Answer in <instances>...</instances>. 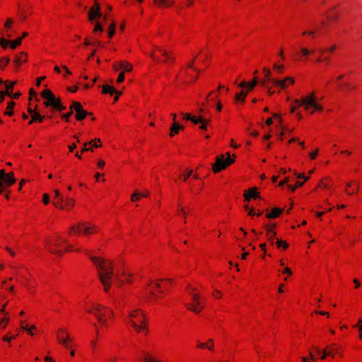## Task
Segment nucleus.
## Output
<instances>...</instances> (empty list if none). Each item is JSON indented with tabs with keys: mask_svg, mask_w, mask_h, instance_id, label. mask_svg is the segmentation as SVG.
I'll use <instances>...</instances> for the list:
<instances>
[{
	"mask_svg": "<svg viewBox=\"0 0 362 362\" xmlns=\"http://www.w3.org/2000/svg\"><path fill=\"white\" fill-rule=\"evenodd\" d=\"M89 257L99 269L98 272V277L103 285L104 290L107 292L110 288L112 279L115 276L112 262L94 256H89Z\"/></svg>",
	"mask_w": 362,
	"mask_h": 362,
	"instance_id": "nucleus-1",
	"label": "nucleus"
},
{
	"mask_svg": "<svg viewBox=\"0 0 362 362\" xmlns=\"http://www.w3.org/2000/svg\"><path fill=\"white\" fill-rule=\"evenodd\" d=\"M127 322L130 324L137 332L141 331L147 333V318L140 309H134L129 313Z\"/></svg>",
	"mask_w": 362,
	"mask_h": 362,
	"instance_id": "nucleus-2",
	"label": "nucleus"
},
{
	"mask_svg": "<svg viewBox=\"0 0 362 362\" xmlns=\"http://www.w3.org/2000/svg\"><path fill=\"white\" fill-rule=\"evenodd\" d=\"M294 103L298 106H304L306 110H309L311 107L313 108L311 114L314 112V110L322 111L323 110L322 106L317 103L315 93L313 92L307 96L302 97L300 100H295Z\"/></svg>",
	"mask_w": 362,
	"mask_h": 362,
	"instance_id": "nucleus-3",
	"label": "nucleus"
},
{
	"mask_svg": "<svg viewBox=\"0 0 362 362\" xmlns=\"http://www.w3.org/2000/svg\"><path fill=\"white\" fill-rule=\"evenodd\" d=\"M41 95L46 100L44 102V105L46 107H52L58 111H62L66 109V107L62 103L60 98H56L50 90H44L41 93Z\"/></svg>",
	"mask_w": 362,
	"mask_h": 362,
	"instance_id": "nucleus-4",
	"label": "nucleus"
},
{
	"mask_svg": "<svg viewBox=\"0 0 362 362\" xmlns=\"http://www.w3.org/2000/svg\"><path fill=\"white\" fill-rule=\"evenodd\" d=\"M234 161V159L230 158L229 153H227V158H225L224 156L221 154L216 158V162L212 167L213 171L215 173H218L233 163Z\"/></svg>",
	"mask_w": 362,
	"mask_h": 362,
	"instance_id": "nucleus-5",
	"label": "nucleus"
},
{
	"mask_svg": "<svg viewBox=\"0 0 362 362\" xmlns=\"http://www.w3.org/2000/svg\"><path fill=\"white\" fill-rule=\"evenodd\" d=\"M97 227L94 225L86 222H80L71 226L70 233H83L90 235L96 230Z\"/></svg>",
	"mask_w": 362,
	"mask_h": 362,
	"instance_id": "nucleus-6",
	"label": "nucleus"
},
{
	"mask_svg": "<svg viewBox=\"0 0 362 362\" xmlns=\"http://www.w3.org/2000/svg\"><path fill=\"white\" fill-rule=\"evenodd\" d=\"M187 291L191 296V298H192L193 303L192 304L187 303L185 305L186 307L187 308L188 310H192V312H194L195 313H199L200 309H198L197 308V305H201L202 301L200 300L199 295L197 293H194V291H196V288L191 286H187Z\"/></svg>",
	"mask_w": 362,
	"mask_h": 362,
	"instance_id": "nucleus-7",
	"label": "nucleus"
},
{
	"mask_svg": "<svg viewBox=\"0 0 362 362\" xmlns=\"http://www.w3.org/2000/svg\"><path fill=\"white\" fill-rule=\"evenodd\" d=\"M16 182L13 173L6 174L4 170H0V194L3 190Z\"/></svg>",
	"mask_w": 362,
	"mask_h": 362,
	"instance_id": "nucleus-8",
	"label": "nucleus"
},
{
	"mask_svg": "<svg viewBox=\"0 0 362 362\" xmlns=\"http://www.w3.org/2000/svg\"><path fill=\"white\" fill-rule=\"evenodd\" d=\"M101 16L102 13L100 11V4H98V0H95L94 6L90 9L88 12V20L93 22L95 18H99Z\"/></svg>",
	"mask_w": 362,
	"mask_h": 362,
	"instance_id": "nucleus-9",
	"label": "nucleus"
},
{
	"mask_svg": "<svg viewBox=\"0 0 362 362\" xmlns=\"http://www.w3.org/2000/svg\"><path fill=\"white\" fill-rule=\"evenodd\" d=\"M58 341L64 345L66 348H69V343L71 341L69 334L64 329H60L57 335Z\"/></svg>",
	"mask_w": 362,
	"mask_h": 362,
	"instance_id": "nucleus-10",
	"label": "nucleus"
},
{
	"mask_svg": "<svg viewBox=\"0 0 362 362\" xmlns=\"http://www.w3.org/2000/svg\"><path fill=\"white\" fill-rule=\"evenodd\" d=\"M263 71L265 74L264 78L260 81L259 83L264 88H267V83L271 82L273 83V81H275V79L272 78V72L267 67L263 68Z\"/></svg>",
	"mask_w": 362,
	"mask_h": 362,
	"instance_id": "nucleus-11",
	"label": "nucleus"
},
{
	"mask_svg": "<svg viewBox=\"0 0 362 362\" xmlns=\"http://www.w3.org/2000/svg\"><path fill=\"white\" fill-rule=\"evenodd\" d=\"M258 83H259V81L257 77H255L250 83H247L246 81L241 82L238 84V87L240 88H247L249 90H251L257 86Z\"/></svg>",
	"mask_w": 362,
	"mask_h": 362,
	"instance_id": "nucleus-12",
	"label": "nucleus"
},
{
	"mask_svg": "<svg viewBox=\"0 0 362 362\" xmlns=\"http://www.w3.org/2000/svg\"><path fill=\"white\" fill-rule=\"evenodd\" d=\"M103 93L105 94L109 93L110 95L117 94V96L115 98V100H118V96L122 95L121 91L116 90L113 87L109 86V85H103Z\"/></svg>",
	"mask_w": 362,
	"mask_h": 362,
	"instance_id": "nucleus-13",
	"label": "nucleus"
},
{
	"mask_svg": "<svg viewBox=\"0 0 362 362\" xmlns=\"http://www.w3.org/2000/svg\"><path fill=\"white\" fill-rule=\"evenodd\" d=\"M244 197L246 201H250L251 198L257 199L259 198L258 193L257 192V188L253 187L248 190L247 192L244 194Z\"/></svg>",
	"mask_w": 362,
	"mask_h": 362,
	"instance_id": "nucleus-14",
	"label": "nucleus"
},
{
	"mask_svg": "<svg viewBox=\"0 0 362 362\" xmlns=\"http://www.w3.org/2000/svg\"><path fill=\"white\" fill-rule=\"evenodd\" d=\"M184 119L190 120L192 122H193L195 124H199V122H204V117L199 116L198 117H196L194 116L191 115L189 113L185 114Z\"/></svg>",
	"mask_w": 362,
	"mask_h": 362,
	"instance_id": "nucleus-15",
	"label": "nucleus"
},
{
	"mask_svg": "<svg viewBox=\"0 0 362 362\" xmlns=\"http://www.w3.org/2000/svg\"><path fill=\"white\" fill-rule=\"evenodd\" d=\"M5 83L6 90L5 91L1 90V95H11V93L13 91V86L16 83V81H13L9 84L7 83Z\"/></svg>",
	"mask_w": 362,
	"mask_h": 362,
	"instance_id": "nucleus-16",
	"label": "nucleus"
},
{
	"mask_svg": "<svg viewBox=\"0 0 362 362\" xmlns=\"http://www.w3.org/2000/svg\"><path fill=\"white\" fill-rule=\"evenodd\" d=\"M47 243L48 245H49V247L48 248V251L50 252L51 253H53V254H55V255H59V256H62L63 255V252L60 250H57L56 248H52L51 247V246L54 245L55 247H59V244L58 243H54L52 240H47Z\"/></svg>",
	"mask_w": 362,
	"mask_h": 362,
	"instance_id": "nucleus-17",
	"label": "nucleus"
},
{
	"mask_svg": "<svg viewBox=\"0 0 362 362\" xmlns=\"http://www.w3.org/2000/svg\"><path fill=\"white\" fill-rule=\"evenodd\" d=\"M184 127L179 123L174 122L170 127V136H173L175 134H177L179 130L183 129Z\"/></svg>",
	"mask_w": 362,
	"mask_h": 362,
	"instance_id": "nucleus-18",
	"label": "nucleus"
},
{
	"mask_svg": "<svg viewBox=\"0 0 362 362\" xmlns=\"http://www.w3.org/2000/svg\"><path fill=\"white\" fill-rule=\"evenodd\" d=\"M281 212H282L281 209L274 208L270 213H268L266 214V217L267 218H276L281 214Z\"/></svg>",
	"mask_w": 362,
	"mask_h": 362,
	"instance_id": "nucleus-19",
	"label": "nucleus"
},
{
	"mask_svg": "<svg viewBox=\"0 0 362 362\" xmlns=\"http://www.w3.org/2000/svg\"><path fill=\"white\" fill-rule=\"evenodd\" d=\"M249 91L250 90L248 89H247V90H242L240 93H236L235 95V100L244 103L245 97L247 95Z\"/></svg>",
	"mask_w": 362,
	"mask_h": 362,
	"instance_id": "nucleus-20",
	"label": "nucleus"
},
{
	"mask_svg": "<svg viewBox=\"0 0 362 362\" xmlns=\"http://www.w3.org/2000/svg\"><path fill=\"white\" fill-rule=\"evenodd\" d=\"M100 308H103V309H106L105 307L103 306H101V305H98V306H95L93 308V314L95 315L97 320H98V315L102 317L103 316H105V313H103L100 312ZM88 313H92V310H88Z\"/></svg>",
	"mask_w": 362,
	"mask_h": 362,
	"instance_id": "nucleus-21",
	"label": "nucleus"
},
{
	"mask_svg": "<svg viewBox=\"0 0 362 362\" xmlns=\"http://www.w3.org/2000/svg\"><path fill=\"white\" fill-rule=\"evenodd\" d=\"M275 235H276V232L274 231V230H273L272 228H267V240H268V241H269L271 243L272 245H274V238Z\"/></svg>",
	"mask_w": 362,
	"mask_h": 362,
	"instance_id": "nucleus-22",
	"label": "nucleus"
},
{
	"mask_svg": "<svg viewBox=\"0 0 362 362\" xmlns=\"http://www.w3.org/2000/svg\"><path fill=\"white\" fill-rule=\"evenodd\" d=\"M157 49L165 57V59L163 61V62H166L167 60H169V59H173V56L170 52L165 50L164 49L158 47Z\"/></svg>",
	"mask_w": 362,
	"mask_h": 362,
	"instance_id": "nucleus-23",
	"label": "nucleus"
},
{
	"mask_svg": "<svg viewBox=\"0 0 362 362\" xmlns=\"http://www.w3.org/2000/svg\"><path fill=\"white\" fill-rule=\"evenodd\" d=\"M32 119L29 122V124H31L34 122H42L45 117L42 116L39 112H36L35 114H33L31 117Z\"/></svg>",
	"mask_w": 362,
	"mask_h": 362,
	"instance_id": "nucleus-24",
	"label": "nucleus"
},
{
	"mask_svg": "<svg viewBox=\"0 0 362 362\" xmlns=\"http://www.w3.org/2000/svg\"><path fill=\"white\" fill-rule=\"evenodd\" d=\"M69 108L71 110H72L73 112L75 111L76 112L84 110L81 104L76 101H72Z\"/></svg>",
	"mask_w": 362,
	"mask_h": 362,
	"instance_id": "nucleus-25",
	"label": "nucleus"
},
{
	"mask_svg": "<svg viewBox=\"0 0 362 362\" xmlns=\"http://www.w3.org/2000/svg\"><path fill=\"white\" fill-rule=\"evenodd\" d=\"M90 114V113L88 112L86 110H83L76 112L75 117L78 121H81V120L84 119L86 118V117Z\"/></svg>",
	"mask_w": 362,
	"mask_h": 362,
	"instance_id": "nucleus-26",
	"label": "nucleus"
},
{
	"mask_svg": "<svg viewBox=\"0 0 362 362\" xmlns=\"http://www.w3.org/2000/svg\"><path fill=\"white\" fill-rule=\"evenodd\" d=\"M27 55L26 54L22 52L21 54V56L18 57L16 56L14 59V63L16 64V66H18L21 62L26 61Z\"/></svg>",
	"mask_w": 362,
	"mask_h": 362,
	"instance_id": "nucleus-27",
	"label": "nucleus"
},
{
	"mask_svg": "<svg viewBox=\"0 0 362 362\" xmlns=\"http://www.w3.org/2000/svg\"><path fill=\"white\" fill-rule=\"evenodd\" d=\"M154 3L158 6H171L174 4L173 1L168 0H154Z\"/></svg>",
	"mask_w": 362,
	"mask_h": 362,
	"instance_id": "nucleus-28",
	"label": "nucleus"
},
{
	"mask_svg": "<svg viewBox=\"0 0 362 362\" xmlns=\"http://www.w3.org/2000/svg\"><path fill=\"white\" fill-rule=\"evenodd\" d=\"M15 105L16 104H15L14 102L10 101L8 103L7 110L4 112V114L7 115H9V116L13 115V112L11 110L14 107Z\"/></svg>",
	"mask_w": 362,
	"mask_h": 362,
	"instance_id": "nucleus-29",
	"label": "nucleus"
},
{
	"mask_svg": "<svg viewBox=\"0 0 362 362\" xmlns=\"http://www.w3.org/2000/svg\"><path fill=\"white\" fill-rule=\"evenodd\" d=\"M22 37H19L14 41H10L9 45L12 49H16L18 45L21 44Z\"/></svg>",
	"mask_w": 362,
	"mask_h": 362,
	"instance_id": "nucleus-30",
	"label": "nucleus"
},
{
	"mask_svg": "<svg viewBox=\"0 0 362 362\" xmlns=\"http://www.w3.org/2000/svg\"><path fill=\"white\" fill-rule=\"evenodd\" d=\"M276 245L278 248H281L282 247L285 250L287 249L288 247V243H286L285 241H284L281 239H279V238L276 241Z\"/></svg>",
	"mask_w": 362,
	"mask_h": 362,
	"instance_id": "nucleus-31",
	"label": "nucleus"
},
{
	"mask_svg": "<svg viewBox=\"0 0 362 362\" xmlns=\"http://www.w3.org/2000/svg\"><path fill=\"white\" fill-rule=\"evenodd\" d=\"M286 82L284 80L275 79V81H273V84L274 86H279L282 89L286 88Z\"/></svg>",
	"mask_w": 362,
	"mask_h": 362,
	"instance_id": "nucleus-32",
	"label": "nucleus"
},
{
	"mask_svg": "<svg viewBox=\"0 0 362 362\" xmlns=\"http://www.w3.org/2000/svg\"><path fill=\"white\" fill-rule=\"evenodd\" d=\"M300 52H301V57H307L308 55H310L311 53H313L315 52V49H312V50H310L308 49H307L306 47H302L300 49Z\"/></svg>",
	"mask_w": 362,
	"mask_h": 362,
	"instance_id": "nucleus-33",
	"label": "nucleus"
},
{
	"mask_svg": "<svg viewBox=\"0 0 362 362\" xmlns=\"http://www.w3.org/2000/svg\"><path fill=\"white\" fill-rule=\"evenodd\" d=\"M21 329L23 330L27 331L28 332V334H30V335H33V333L31 332V329H36L35 326L33 325L30 329L28 325H24L23 321L21 322Z\"/></svg>",
	"mask_w": 362,
	"mask_h": 362,
	"instance_id": "nucleus-34",
	"label": "nucleus"
},
{
	"mask_svg": "<svg viewBox=\"0 0 362 362\" xmlns=\"http://www.w3.org/2000/svg\"><path fill=\"white\" fill-rule=\"evenodd\" d=\"M10 62L8 57H5L0 59V69H3Z\"/></svg>",
	"mask_w": 362,
	"mask_h": 362,
	"instance_id": "nucleus-35",
	"label": "nucleus"
},
{
	"mask_svg": "<svg viewBox=\"0 0 362 362\" xmlns=\"http://www.w3.org/2000/svg\"><path fill=\"white\" fill-rule=\"evenodd\" d=\"M116 24L115 23H112L108 29V35L109 37H112L115 35Z\"/></svg>",
	"mask_w": 362,
	"mask_h": 362,
	"instance_id": "nucleus-36",
	"label": "nucleus"
},
{
	"mask_svg": "<svg viewBox=\"0 0 362 362\" xmlns=\"http://www.w3.org/2000/svg\"><path fill=\"white\" fill-rule=\"evenodd\" d=\"M337 346L336 344H333L332 346H327L325 350L327 352L329 353V356L337 352Z\"/></svg>",
	"mask_w": 362,
	"mask_h": 362,
	"instance_id": "nucleus-37",
	"label": "nucleus"
},
{
	"mask_svg": "<svg viewBox=\"0 0 362 362\" xmlns=\"http://www.w3.org/2000/svg\"><path fill=\"white\" fill-rule=\"evenodd\" d=\"M209 343H211V345H213V340L212 339H209ZM199 348H202V349H208L209 350H211L212 349V346H208L206 343H199Z\"/></svg>",
	"mask_w": 362,
	"mask_h": 362,
	"instance_id": "nucleus-38",
	"label": "nucleus"
},
{
	"mask_svg": "<svg viewBox=\"0 0 362 362\" xmlns=\"http://www.w3.org/2000/svg\"><path fill=\"white\" fill-rule=\"evenodd\" d=\"M124 64H125L123 66V67H122V69L124 71H127V72L131 71L133 69L132 64H130L129 63H128L127 62H125V61H124Z\"/></svg>",
	"mask_w": 362,
	"mask_h": 362,
	"instance_id": "nucleus-39",
	"label": "nucleus"
},
{
	"mask_svg": "<svg viewBox=\"0 0 362 362\" xmlns=\"http://www.w3.org/2000/svg\"><path fill=\"white\" fill-rule=\"evenodd\" d=\"M124 61H121L119 62H117V63H115L113 64V69L115 70V71H117V70H119V69H122V67H123V66L124 65Z\"/></svg>",
	"mask_w": 362,
	"mask_h": 362,
	"instance_id": "nucleus-40",
	"label": "nucleus"
},
{
	"mask_svg": "<svg viewBox=\"0 0 362 362\" xmlns=\"http://www.w3.org/2000/svg\"><path fill=\"white\" fill-rule=\"evenodd\" d=\"M64 202H65L66 205L68 208H71L74 206V200L72 199L66 198L64 199Z\"/></svg>",
	"mask_w": 362,
	"mask_h": 362,
	"instance_id": "nucleus-41",
	"label": "nucleus"
},
{
	"mask_svg": "<svg viewBox=\"0 0 362 362\" xmlns=\"http://www.w3.org/2000/svg\"><path fill=\"white\" fill-rule=\"evenodd\" d=\"M10 40H6L4 38H0V45L4 49H6L9 45Z\"/></svg>",
	"mask_w": 362,
	"mask_h": 362,
	"instance_id": "nucleus-42",
	"label": "nucleus"
},
{
	"mask_svg": "<svg viewBox=\"0 0 362 362\" xmlns=\"http://www.w3.org/2000/svg\"><path fill=\"white\" fill-rule=\"evenodd\" d=\"M93 140L90 141L89 142H85L83 145V148H81V152L84 153L86 151H89L90 148H88V146L92 144Z\"/></svg>",
	"mask_w": 362,
	"mask_h": 362,
	"instance_id": "nucleus-43",
	"label": "nucleus"
},
{
	"mask_svg": "<svg viewBox=\"0 0 362 362\" xmlns=\"http://www.w3.org/2000/svg\"><path fill=\"white\" fill-rule=\"evenodd\" d=\"M103 26L101 25V24L98 22H97L95 25V28L93 29V32H103Z\"/></svg>",
	"mask_w": 362,
	"mask_h": 362,
	"instance_id": "nucleus-44",
	"label": "nucleus"
},
{
	"mask_svg": "<svg viewBox=\"0 0 362 362\" xmlns=\"http://www.w3.org/2000/svg\"><path fill=\"white\" fill-rule=\"evenodd\" d=\"M316 351L318 354H321V353L322 354V355L320 357L321 359H325L326 358V356H329V353L327 352V350H324V351H321L318 348H317Z\"/></svg>",
	"mask_w": 362,
	"mask_h": 362,
	"instance_id": "nucleus-45",
	"label": "nucleus"
},
{
	"mask_svg": "<svg viewBox=\"0 0 362 362\" xmlns=\"http://www.w3.org/2000/svg\"><path fill=\"white\" fill-rule=\"evenodd\" d=\"M73 111L70 110V111L66 114L62 115V118L64 119L66 122L69 121V117L72 115Z\"/></svg>",
	"mask_w": 362,
	"mask_h": 362,
	"instance_id": "nucleus-46",
	"label": "nucleus"
},
{
	"mask_svg": "<svg viewBox=\"0 0 362 362\" xmlns=\"http://www.w3.org/2000/svg\"><path fill=\"white\" fill-rule=\"evenodd\" d=\"M192 174V170L189 169L186 170V174L182 176L184 181H186Z\"/></svg>",
	"mask_w": 362,
	"mask_h": 362,
	"instance_id": "nucleus-47",
	"label": "nucleus"
},
{
	"mask_svg": "<svg viewBox=\"0 0 362 362\" xmlns=\"http://www.w3.org/2000/svg\"><path fill=\"white\" fill-rule=\"evenodd\" d=\"M274 69H275L278 73H281L283 71V69H284V66L282 64L281 65H279V64H275L273 66Z\"/></svg>",
	"mask_w": 362,
	"mask_h": 362,
	"instance_id": "nucleus-48",
	"label": "nucleus"
},
{
	"mask_svg": "<svg viewBox=\"0 0 362 362\" xmlns=\"http://www.w3.org/2000/svg\"><path fill=\"white\" fill-rule=\"evenodd\" d=\"M144 362H161L153 357L151 356H146L144 359Z\"/></svg>",
	"mask_w": 362,
	"mask_h": 362,
	"instance_id": "nucleus-49",
	"label": "nucleus"
},
{
	"mask_svg": "<svg viewBox=\"0 0 362 362\" xmlns=\"http://www.w3.org/2000/svg\"><path fill=\"white\" fill-rule=\"evenodd\" d=\"M139 199V193L137 191H135L134 193L131 197V200L132 202H136Z\"/></svg>",
	"mask_w": 362,
	"mask_h": 362,
	"instance_id": "nucleus-50",
	"label": "nucleus"
},
{
	"mask_svg": "<svg viewBox=\"0 0 362 362\" xmlns=\"http://www.w3.org/2000/svg\"><path fill=\"white\" fill-rule=\"evenodd\" d=\"M54 194H55V197L57 198H59L60 202H64V198L62 196H61L59 191L58 189L54 190Z\"/></svg>",
	"mask_w": 362,
	"mask_h": 362,
	"instance_id": "nucleus-51",
	"label": "nucleus"
},
{
	"mask_svg": "<svg viewBox=\"0 0 362 362\" xmlns=\"http://www.w3.org/2000/svg\"><path fill=\"white\" fill-rule=\"evenodd\" d=\"M8 322V319L6 318V317L0 320V327H1L2 328H5L6 325V323Z\"/></svg>",
	"mask_w": 362,
	"mask_h": 362,
	"instance_id": "nucleus-52",
	"label": "nucleus"
},
{
	"mask_svg": "<svg viewBox=\"0 0 362 362\" xmlns=\"http://www.w3.org/2000/svg\"><path fill=\"white\" fill-rule=\"evenodd\" d=\"M204 122H201V123H202V124H201V126L199 127V128H200L201 129H202V130H206V128H207L206 123H208V122H209V120H207V119H204Z\"/></svg>",
	"mask_w": 362,
	"mask_h": 362,
	"instance_id": "nucleus-53",
	"label": "nucleus"
},
{
	"mask_svg": "<svg viewBox=\"0 0 362 362\" xmlns=\"http://www.w3.org/2000/svg\"><path fill=\"white\" fill-rule=\"evenodd\" d=\"M124 80V72H122L119 74L117 81L118 83H122Z\"/></svg>",
	"mask_w": 362,
	"mask_h": 362,
	"instance_id": "nucleus-54",
	"label": "nucleus"
},
{
	"mask_svg": "<svg viewBox=\"0 0 362 362\" xmlns=\"http://www.w3.org/2000/svg\"><path fill=\"white\" fill-rule=\"evenodd\" d=\"M98 322L100 323H101L102 325H105V326H107V321L105 319V316H103L102 317H100L99 315H98Z\"/></svg>",
	"mask_w": 362,
	"mask_h": 362,
	"instance_id": "nucleus-55",
	"label": "nucleus"
},
{
	"mask_svg": "<svg viewBox=\"0 0 362 362\" xmlns=\"http://www.w3.org/2000/svg\"><path fill=\"white\" fill-rule=\"evenodd\" d=\"M43 202L45 204H48L49 202V197L47 194L43 195Z\"/></svg>",
	"mask_w": 362,
	"mask_h": 362,
	"instance_id": "nucleus-56",
	"label": "nucleus"
},
{
	"mask_svg": "<svg viewBox=\"0 0 362 362\" xmlns=\"http://www.w3.org/2000/svg\"><path fill=\"white\" fill-rule=\"evenodd\" d=\"M295 175L298 177V178H304L305 181H307L310 179V177H308V176L305 177V175L303 174L295 173Z\"/></svg>",
	"mask_w": 362,
	"mask_h": 362,
	"instance_id": "nucleus-57",
	"label": "nucleus"
},
{
	"mask_svg": "<svg viewBox=\"0 0 362 362\" xmlns=\"http://www.w3.org/2000/svg\"><path fill=\"white\" fill-rule=\"evenodd\" d=\"M336 49V46L335 45H333L330 48H329L328 49H320V52H325L326 51H329V52H333Z\"/></svg>",
	"mask_w": 362,
	"mask_h": 362,
	"instance_id": "nucleus-58",
	"label": "nucleus"
},
{
	"mask_svg": "<svg viewBox=\"0 0 362 362\" xmlns=\"http://www.w3.org/2000/svg\"><path fill=\"white\" fill-rule=\"evenodd\" d=\"M194 60V59H193L192 61L189 62L187 64V67H189V68H193V69H194L197 72H198V73H199L200 71H199L198 69H197V68H194V67H193Z\"/></svg>",
	"mask_w": 362,
	"mask_h": 362,
	"instance_id": "nucleus-59",
	"label": "nucleus"
},
{
	"mask_svg": "<svg viewBox=\"0 0 362 362\" xmlns=\"http://www.w3.org/2000/svg\"><path fill=\"white\" fill-rule=\"evenodd\" d=\"M12 23H13L12 19H11V18H8V19L6 20V23H5V27H6V28H9V27H11V24H12Z\"/></svg>",
	"mask_w": 362,
	"mask_h": 362,
	"instance_id": "nucleus-60",
	"label": "nucleus"
},
{
	"mask_svg": "<svg viewBox=\"0 0 362 362\" xmlns=\"http://www.w3.org/2000/svg\"><path fill=\"white\" fill-rule=\"evenodd\" d=\"M282 272H283L284 274H288V275H291V274H292L291 270V269H290V268H288V267H285V268L284 269V270L282 271Z\"/></svg>",
	"mask_w": 362,
	"mask_h": 362,
	"instance_id": "nucleus-61",
	"label": "nucleus"
},
{
	"mask_svg": "<svg viewBox=\"0 0 362 362\" xmlns=\"http://www.w3.org/2000/svg\"><path fill=\"white\" fill-rule=\"evenodd\" d=\"M317 153H318V150H316L314 152L311 153L310 154V158L313 160L315 159L316 158V156H317Z\"/></svg>",
	"mask_w": 362,
	"mask_h": 362,
	"instance_id": "nucleus-62",
	"label": "nucleus"
},
{
	"mask_svg": "<svg viewBox=\"0 0 362 362\" xmlns=\"http://www.w3.org/2000/svg\"><path fill=\"white\" fill-rule=\"evenodd\" d=\"M98 168H101L103 167H104V165H105V163L104 160H100L98 162Z\"/></svg>",
	"mask_w": 362,
	"mask_h": 362,
	"instance_id": "nucleus-63",
	"label": "nucleus"
},
{
	"mask_svg": "<svg viewBox=\"0 0 362 362\" xmlns=\"http://www.w3.org/2000/svg\"><path fill=\"white\" fill-rule=\"evenodd\" d=\"M284 81L286 82H289L291 84H293L294 83V79L291 77H286Z\"/></svg>",
	"mask_w": 362,
	"mask_h": 362,
	"instance_id": "nucleus-64",
	"label": "nucleus"
}]
</instances>
